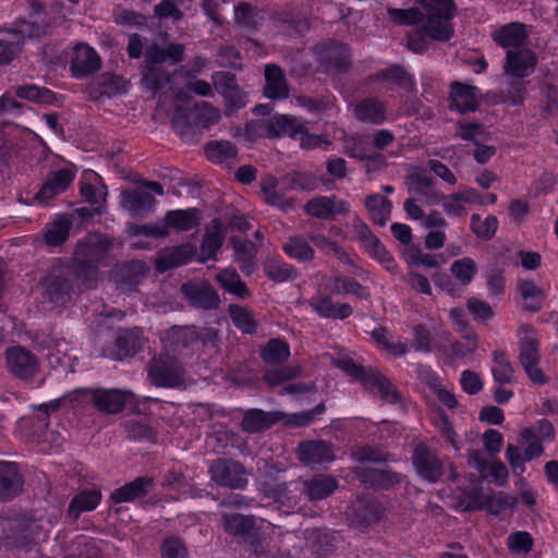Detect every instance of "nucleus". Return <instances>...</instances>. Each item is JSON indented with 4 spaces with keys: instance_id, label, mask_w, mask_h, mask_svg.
I'll return each mask as SVG.
<instances>
[{
    "instance_id": "60",
    "label": "nucleus",
    "mask_w": 558,
    "mask_h": 558,
    "mask_svg": "<svg viewBox=\"0 0 558 558\" xmlns=\"http://www.w3.org/2000/svg\"><path fill=\"white\" fill-rule=\"evenodd\" d=\"M15 94L19 98L26 99L36 104H52L56 95L47 87L37 85H22L16 87Z\"/></svg>"
},
{
    "instance_id": "56",
    "label": "nucleus",
    "mask_w": 558,
    "mask_h": 558,
    "mask_svg": "<svg viewBox=\"0 0 558 558\" xmlns=\"http://www.w3.org/2000/svg\"><path fill=\"white\" fill-rule=\"evenodd\" d=\"M344 153L351 158L364 160L372 150L368 135H350L343 140Z\"/></svg>"
},
{
    "instance_id": "25",
    "label": "nucleus",
    "mask_w": 558,
    "mask_h": 558,
    "mask_svg": "<svg viewBox=\"0 0 558 558\" xmlns=\"http://www.w3.org/2000/svg\"><path fill=\"white\" fill-rule=\"evenodd\" d=\"M7 527L9 530L7 537L14 546L21 548L27 547L36 539L38 534V524L34 520L25 517L8 520Z\"/></svg>"
},
{
    "instance_id": "23",
    "label": "nucleus",
    "mask_w": 558,
    "mask_h": 558,
    "mask_svg": "<svg viewBox=\"0 0 558 558\" xmlns=\"http://www.w3.org/2000/svg\"><path fill=\"white\" fill-rule=\"evenodd\" d=\"M303 496L310 501L328 498L337 488L338 481L326 474H316L311 478L300 480Z\"/></svg>"
},
{
    "instance_id": "64",
    "label": "nucleus",
    "mask_w": 558,
    "mask_h": 558,
    "mask_svg": "<svg viewBox=\"0 0 558 558\" xmlns=\"http://www.w3.org/2000/svg\"><path fill=\"white\" fill-rule=\"evenodd\" d=\"M331 206L330 196H315L304 205V210L312 217L325 220L331 218Z\"/></svg>"
},
{
    "instance_id": "20",
    "label": "nucleus",
    "mask_w": 558,
    "mask_h": 558,
    "mask_svg": "<svg viewBox=\"0 0 558 558\" xmlns=\"http://www.w3.org/2000/svg\"><path fill=\"white\" fill-rule=\"evenodd\" d=\"M144 344V337L142 330L123 329L120 330L114 342V350L108 353L113 360H122L124 357L134 356L140 352Z\"/></svg>"
},
{
    "instance_id": "15",
    "label": "nucleus",
    "mask_w": 558,
    "mask_h": 558,
    "mask_svg": "<svg viewBox=\"0 0 558 558\" xmlns=\"http://www.w3.org/2000/svg\"><path fill=\"white\" fill-rule=\"evenodd\" d=\"M101 68V59L97 51L86 44H78L74 48L70 70L77 78L87 77Z\"/></svg>"
},
{
    "instance_id": "43",
    "label": "nucleus",
    "mask_w": 558,
    "mask_h": 558,
    "mask_svg": "<svg viewBox=\"0 0 558 558\" xmlns=\"http://www.w3.org/2000/svg\"><path fill=\"white\" fill-rule=\"evenodd\" d=\"M278 181L272 175H266L260 181V191L264 201L270 205L288 211L293 208V201L284 198L283 194L277 190Z\"/></svg>"
},
{
    "instance_id": "48",
    "label": "nucleus",
    "mask_w": 558,
    "mask_h": 558,
    "mask_svg": "<svg viewBox=\"0 0 558 558\" xmlns=\"http://www.w3.org/2000/svg\"><path fill=\"white\" fill-rule=\"evenodd\" d=\"M282 250L289 257L299 262H311L315 257L314 248L299 235L289 236L283 243Z\"/></svg>"
},
{
    "instance_id": "42",
    "label": "nucleus",
    "mask_w": 558,
    "mask_h": 558,
    "mask_svg": "<svg viewBox=\"0 0 558 558\" xmlns=\"http://www.w3.org/2000/svg\"><path fill=\"white\" fill-rule=\"evenodd\" d=\"M199 215L196 208L169 210L163 217L167 228L177 231H189L199 225Z\"/></svg>"
},
{
    "instance_id": "52",
    "label": "nucleus",
    "mask_w": 558,
    "mask_h": 558,
    "mask_svg": "<svg viewBox=\"0 0 558 558\" xmlns=\"http://www.w3.org/2000/svg\"><path fill=\"white\" fill-rule=\"evenodd\" d=\"M493 367L492 374L496 383L511 384L514 378V368L508 360L506 353L500 350L493 352Z\"/></svg>"
},
{
    "instance_id": "10",
    "label": "nucleus",
    "mask_w": 558,
    "mask_h": 558,
    "mask_svg": "<svg viewBox=\"0 0 558 558\" xmlns=\"http://www.w3.org/2000/svg\"><path fill=\"white\" fill-rule=\"evenodd\" d=\"M412 463L416 474L428 483H437L444 475V462L437 451L424 442H418L412 452Z\"/></svg>"
},
{
    "instance_id": "12",
    "label": "nucleus",
    "mask_w": 558,
    "mask_h": 558,
    "mask_svg": "<svg viewBox=\"0 0 558 558\" xmlns=\"http://www.w3.org/2000/svg\"><path fill=\"white\" fill-rule=\"evenodd\" d=\"M264 495L277 504L282 512L291 513L301 509L300 501L303 493L300 481L265 486Z\"/></svg>"
},
{
    "instance_id": "54",
    "label": "nucleus",
    "mask_w": 558,
    "mask_h": 558,
    "mask_svg": "<svg viewBox=\"0 0 558 558\" xmlns=\"http://www.w3.org/2000/svg\"><path fill=\"white\" fill-rule=\"evenodd\" d=\"M487 500L488 488L484 489L476 485H470L462 492L460 507H462L464 511L481 510L484 509Z\"/></svg>"
},
{
    "instance_id": "41",
    "label": "nucleus",
    "mask_w": 558,
    "mask_h": 558,
    "mask_svg": "<svg viewBox=\"0 0 558 558\" xmlns=\"http://www.w3.org/2000/svg\"><path fill=\"white\" fill-rule=\"evenodd\" d=\"M172 80L169 71L162 68V63H151L144 60L143 83L151 92H159L166 88Z\"/></svg>"
},
{
    "instance_id": "59",
    "label": "nucleus",
    "mask_w": 558,
    "mask_h": 558,
    "mask_svg": "<svg viewBox=\"0 0 558 558\" xmlns=\"http://www.w3.org/2000/svg\"><path fill=\"white\" fill-rule=\"evenodd\" d=\"M371 78L373 81H387L405 89H411L414 84L410 74L399 65H393L391 68L381 70L371 76Z\"/></svg>"
},
{
    "instance_id": "2",
    "label": "nucleus",
    "mask_w": 558,
    "mask_h": 558,
    "mask_svg": "<svg viewBox=\"0 0 558 558\" xmlns=\"http://www.w3.org/2000/svg\"><path fill=\"white\" fill-rule=\"evenodd\" d=\"M111 247V241L97 233L88 234L77 243L73 263L76 275L88 288L96 280L99 266L108 265Z\"/></svg>"
},
{
    "instance_id": "58",
    "label": "nucleus",
    "mask_w": 558,
    "mask_h": 558,
    "mask_svg": "<svg viewBox=\"0 0 558 558\" xmlns=\"http://www.w3.org/2000/svg\"><path fill=\"white\" fill-rule=\"evenodd\" d=\"M247 550L256 558H275L271 541L267 534L258 529L245 541Z\"/></svg>"
},
{
    "instance_id": "63",
    "label": "nucleus",
    "mask_w": 558,
    "mask_h": 558,
    "mask_svg": "<svg viewBox=\"0 0 558 558\" xmlns=\"http://www.w3.org/2000/svg\"><path fill=\"white\" fill-rule=\"evenodd\" d=\"M497 228L498 220L495 216H488L484 220L477 214L471 216V229L480 239L490 240L495 235Z\"/></svg>"
},
{
    "instance_id": "36",
    "label": "nucleus",
    "mask_w": 558,
    "mask_h": 558,
    "mask_svg": "<svg viewBox=\"0 0 558 558\" xmlns=\"http://www.w3.org/2000/svg\"><path fill=\"white\" fill-rule=\"evenodd\" d=\"M184 50L182 44H170L167 48H162L159 44L154 43L146 48L144 58L146 62L163 63L168 61L171 64H177L184 60Z\"/></svg>"
},
{
    "instance_id": "27",
    "label": "nucleus",
    "mask_w": 558,
    "mask_h": 558,
    "mask_svg": "<svg viewBox=\"0 0 558 558\" xmlns=\"http://www.w3.org/2000/svg\"><path fill=\"white\" fill-rule=\"evenodd\" d=\"M264 94L267 98L274 100H282L289 97V86L284 71L275 63L265 66Z\"/></svg>"
},
{
    "instance_id": "6",
    "label": "nucleus",
    "mask_w": 558,
    "mask_h": 558,
    "mask_svg": "<svg viewBox=\"0 0 558 558\" xmlns=\"http://www.w3.org/2000/svg\"><path fill=\"white\" fill-rule=\"evenodd\" d=\"M4 360L7 371L13 377L23 381H32L40 371V362L37 355L20 344L5 348Z\"/></svg>"
},
{
    "instance_id": "19",
    "label": "nucleus",
    "mask_w": 558,
    "mask_h": 558,
    "mask_svg": "<svg viewBox=\"0 0 558 558\" xmlns=\"http://www.w3.org/2000/svg\"><path fill=\"white\" fill-rule=\"evenodd\" d=\"M24 478L19 465L11 461H0V500L8 501L19 496Z\"/></svg>"
},
{
    "instance_id": "53",
    "label": "nucleus",
    "mask_w": 558,
    "mask_h": 558,
    "mask_svg": "<svg viewBox=\"0 0 558 558\" xmlns=\"http://www.w3.org/2000/svg\"><path fill=\"white\" fill-rule=\"evenodd\" d=\"M520 293L524 300L522 304L524 311L538 312L542 308L545 294L533 281H522L520 283Z\"/></svg>"
},
{
    "instance_id": "38",
    "label": "nucleus",
    "mask_w": 558,
    "mask_h": 558,
    "mask_svg": "<svg viewBox=\"0 0 558 558\" xmlns=\"http://www.w3.org/2000/svg\"><path fill=\"white\" fill-rule=\"evenodd\" d=\"M172 129L181 136L183 141L196 143L203 132L201 128L192 120L186 109L178 107L171 120Z\"/></svg>"
},
{
    "instance_id": "11",
    "label": "nucleus",
    "mask_w": 558,
    "mask_h": 558,
    "mask_svg": "<svg viewBox=\"0 0 558 558\" xmlns=\"http://www.w3.org/2000/svg\"><path fill=\"white\" fill-rule=\"evenodd\" d=\"M163 349L168 353L189 354L197 345L195 326H172L160 335Z\"/></svg>"
},
{
    "instance_id": "30",
    "label": "nucleus",
    "mask_w": 558,
    "mask_h": 558,
    "mask_svg": "<svg viewBox=\"0 0 558 558\" xmlns=\"http://www.w3.org/2000/svg\"><path fill=\"white\" fill-rule=\"evenodd\" d=\"M23 52V32L0 29V66L11 64Z\"/></svg>"
},
{
    "instance_id": "35",
    "label": "nucleus",
    "mask_w": 558,
    "mask_h": 558,
    "mask_svg": "<svg viewBox=\"0 0 558 558\" xmlns=\"http://www.w3.org/2000/svg\"><path fill=\"white\" fill-rule=\"evenodd\" d=\"M353 111L361 122L381 124L386 120V106L376 97L362 99L354 106Z\"/></svg>"
},
{
    "instance_id": "17",
    "label": "nucleus",
    "mask_w": 558,
    "mask_h": 558,
    "mask_svg": "<svg viewBox=\"0 0 558 558\" xmlns=\"http://www.w3.org/2000/svg\"><path fill=\"white\" fill-rule=\"evenodd\" d=\"M74 178L75 173L66 168L49 172L40 190L35 194V199L41 204H47L50 199L63 193Z\"/></svg>"
},
{
    "instance_id": "3",
    "label": "nucleus",
    "mask_w": 558,
    "mask_h": 558,
    "mask_svg": "<svg viewBox=\"0 0 558 558\" xmlns=\"http://www.w3.org/2000/svg\"><path fill=\"white\" fill-rule=\"evenodd\" d=\"M73 272L70 267L54 265L40 280L41 295L45 301L62 306L72 300L74 292Z\"/></svg>"
},
{
    "instance_id": "29",
    "label": "nucleus",
    "mask_w": 558,
    "mask_h": 558,
    "mask_svg": "<svg viewBox=\"0 0 558 558\" xmlns=\"http://www.w3.org/2000/svg\"><path fill=\"white\" fill-rule=\"evenodd\" d=\"M283 416L281 412H265L259 409H250L245 411L241 427L244 432L256 434L270 428Z\"/></svg>"
},
{
    "instance_id": "37",
    "label": "nucleus",
    "mask_w": 558,
    "mask_h": 558,
    "mask_svg": "<svg viewBox=\"0 0 558 558\" xmlns=\"http://www.w3.org/2000/svg\"><path fill=\"white\" fill-rule=\"evenodd\" d=\"M363 385L367 388L376 389L380 393L381 399L389 403L400 401V393L396 386L376 368L368 367Z\"/></svg>"
},
{
    "instance_id": "50",
    "label": "nucleus",
    "mask_w": 558,
    "mask_h": 558,
    "mask_svg": "<svg viewBox=\"0 0 558 558\" xmlns=\"http://www.w3.org/2000/svg\"><path fill=\"white\" fill-rule=\"evenodd\" d=\"M186 111L202 131L217 123L220 119L219 110L207 101L196 102L193 108L186 109Z\"/></svg>"
},
{
    "instance_id": "18",
    "label": "nucleus",
    "mask_w": 558,
    "mask_h": 558,
    "mask_svg": "<svg viewBox=\"0 0 558 558\" xmlns=\"http://www.w3.org/2000/svg\"><path fill=\"white\" fill-rule=\"evenodd\" d=\"M536 64L537 57L532 50H508L504 69L512 78H523L534 72Z\"/></svg>"
},
{
    "instance_id": "21",
    "label": "nucleus",
    "mask_w": 558,
    "mask_h": 558,
    "mask_svg": "<svg viewBox=\"0 0 558 558\" xmlns=\"http://www.w3.org/2000/svg\"><path fill=\"white\" fill-rule=\"evenodd\" d=\"M299 459L312 468L335 460L332 446L324 440H310L299 445Z\"/></svg>"
},
{
    "instance_id": "26",
    "label": "nucleus",
    "mask_w": 558,
    "mask_h": 558,
    "mask_svg": "<svg viewBox=\"0 0 558 558\" xmlns=\"http://www.w3.org/2000/svg\"><path fill=\"white\" fill-rule=\"evenodd\" d=\"M154 487V478L151 476H140L134 481L114 489L111 493V500L121 502H131L138 498L147 496Z\"/></svg>"
},
{
    "instance_id": "40",
    "label": "nucleus",
    "mask_w": 558,
    "mask_h": 558,
    "mask_svg": "<svg viewBox=\"0 0 558 558\" xmlns=\"http://www.w3.org/2000/svg\"><path fill=\"white\" fill-rule=\"evenodd\" d=\"M263 270L276 283L293 281L298 277L295 267L278 257H268L263 263Z\"/></svg>"
},
{
    "instance_id": "1",
    "label": "nucleus",
    "mask_w": 558,
    "mask_h": 558,
    "mask_svg": "<svg viewBox=\"0 0 558 558\" xmlns=\"http://www.w3.org/2000/svg\"><path fill=\"white\" fill-rule=\"evenodd\" d=\"M422 9H388L390 20L398 25H412L424 22L426 34L435 39L447 41L453 28L451 20L456 14L453 0H418Z\"/></svg>"
},
{
    "instance_id": "45",
    "label": "nucleus",
    "mask_w": 558,
    "mask_h": 558,
    "mask_svg": "<svg viewBox=\"0 0 558 558\" xmlns=\"http://www.w3.org/2000/svg\"><path fill=\"white\" fill-rule=\"evenodd\" d=\"M71 228L72 219L70 216H58L46 226V243L50 246H57L62 244L69 238Z\"/></svg>"
},
{
    "instance_id": "8",
    "label": "nucleus",
    "mask_w": 558,
    "mask_h": 558,
    "mask_svg": "<svg viewBox=\"0 0 558 558\" xmlns=\"http://www.w3.org/2000/svg\"><path fill=\"white\" fill-rule=\"evenodd\" d=\"M524 336L519 341V361L529 378L538 385L547 381L543 371L538 367L541 361L539 342L534 330L530 327H522Z\"/></svg>"
},
{
    "instance_id": "4",
    "label": "nucleus",
    "mask_w": 558,
    "mask_h": 558,
    "mask_svg": "<svg viewBox=\"0 0 558 558\" xmlns=\"http://www.w3.org/2000/svg\"><path fill=\"white\" fill-rule=\"evenodd\" d=\"M148 376L157 387L174 388L183 384L184 369L178 357L167 352L149 362Z\"/></svg>"
},
{
    "instance_id": "7",
    "label": "nucleus",
    "mask_w": 558,
    "mask_h": 558,
    "mask_svg": "<svg viewBox=\"0 0 558 558\" xmlns=\"http://www.w3.org/2000/svg\"><path fill=\"white\" fill-rule=\"evenodd\" d=\"M76 399L87 400L101 413L118 414L123 411L128 392L120 389L78 388L73 392Z\"/></svg>"
},
{
    "instance_id": "46",
    "label": "nucleus",
    "mask_w": 558,
    "mask_h": 558,
    "mask_svg": "<svg viewBox=\"0 0 558 558\" xmlns=\"http://www.w3.org/2000/svg\"><path fill=\"white\" fill-rule=\"evenodd\" d=\"M196 254V246L185 243L167 251L161 259L160 267L162 270L175 268L189 263Z\"/></svg>"
},
{
    "instance_id": "31",
    "label": "nucleus",
    "mask_w": 558,
    "mask_h": 558,
    "mask_svg": "<svg viewBox=\"0 0 558 558\" xmlns=\"http://www.w3.org/2000/svg\"><path fill=\"white\" fill-rule=\"evenodd\" d=\"M145 274L146 266L143 262L131 260L116 267L113 279L119 288L132 290L141 282Z\"/></svg>"
},
{
    "instance_id": "62",
    "label": "nucleus",
    "mask_w": 558,
    "mask_h": 558,
    "mask_svg": "<svg viewBox=\"0 0 558 558\" xmlns=\"http://www.w3.org/2000/svg\"><path fill=\"white\" fill-rule=\"evenodd\" d=\"M283 180L290 191L311 192L318 185L316 177L308 172H292L287 174Z\"/></svg>"
},
{
    "instance_id": "13",
    "label": "nucleus",
    "mask_w": 558,
    "mask_h": 558,
    "mask_svg": "<svg viewBox=\"0 0 558 558\" xmlns=\"http://www.w3.org/2000/svg\"><path fill=\"white\" fill-rule=\"evenodd\" d=\"M181 293L189 304L196 308L216 310L220 304L217 291L206 281L185 282L181 286Z\"/></svg>"
},
{
    "instance_id": "39",
    "label": "nucleus",
    "mask_w": 558,
    "mask_h": 558,
    "mask_svg": "<svg viewBox=\"0 0 558 558\" xmlns=\"http://www.w3.org/2000/svg\"><path fill=\"white\" fill-rule=\"evenodd\" d=\"M101 500V493L97 489H85L76 494L70 501L68 517L76 521L83 512L93 511Z\"/></svg>"
},
{
    "instance_id": "61",
    "label": "nucleus",
    "mask_w": 558,
    "mask_h": 558,
    "mask_svg": "<svg viewBox=\"0 0 558 558\" xmlns=\"http://www.w3.org/2000/svg\"><path fill=\"white\" fill-rule=\"evenodd\" d=\"M234 19L239 25L247 29H257L263 21L259 11L246 2L235 7Z\"/></svg>"
},
{
    "instance_id": "16",
    "label": "nucleus",
    "mask_w": 558,
    "mask_h": 558,
    "mask_svg": "<svg viewBox=\"0 0 558 558\" xmlns=\"http://www.w3.org/2000/svg\"><path fill=\"white\" fill-rule=\"evenodd\" d=\"M318 59L327 73H343L350 68V52L347 45L328 43L322 46Z\"/></svg>"
},
{
    "instance_id": "24",
    "label": "nucleus",
    "mask_w": 558,
    "mask_h": 558,
    "mask_svg": "<svg viewBox=\"0 0 558 558\" xmlns=\"http://www.w3.org/2000/svg\"><path fill=\"white\" fill-rule=\"evenodd\" d=\"M357 478L365 485L375 489H390L399 484L403 476L388 469L360 468L356 470Z\"/></svg>"
},
{
    "instance_id": "28",
    "label": "nucleus",
    "mask_w": 558,
    "mask_h": 558,
    "mask_svg": "<svg viewBox=\"0 0 558 558\" xmlns=\"http://www.w3.org/2000/svg\"><path fill=\"white\" fill-rule=\"evenodd\" d=\"M450 98L452 107L461 113L473 112L477 110L480 105L478 89L475 86L460 82L451 84Z\"/></svg>"
},
{
    "instance_id": "55",
    "label": "nucleus",
    "mask_w": 558,
    "mask_h": 558,
    "mask_svg": "<svg viewBox=\"0 0 558 558\" xmlns=\"http://www.w3.org/2000/svg\"><path fill=\"white\" fill-rule=\"evenodd\" d=\"M206 157L216 163H222L229 159L235 158L238 154L236 146L229 141H214L206 145Z\"/></svg>"
},
{
    "instance_id": "49",
    "label": "nucleus",
    "mask_w": 558,
    "mask_h": 558,
    "mask_svg": "<svg viewBox=\"0 0 558 558\" xmlns=\"http://www.w3.org/2000/svg\"><path fill=\"white\" fill-rule=\"evenodd\" d=\"M365 207L374 223L384 227L390 218L392 204L388 198L376 194L366 197Z\"/></svg>"
},
{
    "instance_id": "57",
    "label": "nucleus",
    "mask_w": 558,
    "mask_h": 558,
    "mask_svg": "<svg viewBox=\"0 0 558 558\" xmlns=\"http://www.w3.org/2000/svg\"><path fill=\"white\" fill-rule=\"evenodd\" d=\"M228 313L236 328L250 335L256 332L257 323L255 322L254 315L251 311L240 305L231 304L229 305Z\"/></svg>"
},
{
    "instance_id": "9",
    "label": "nucleus",
    "mask_w": 558,
    "mask_h": 558,
    "mask_svg": "<svg viewBox=\"0 0 558 558\" xmlns=\"http://www.w3.org/2000/svg\"><path fill=\"white\" fill-rule=\"evenodd\" d=\"M210 478L221 487L243 489L247 485V471L233 459L218 458L209 466Z\"/></svg>"
},
{
    "instance_id": "22",
    "label": "nucleus",
    "mask_w": 558,
    "mask_h": 558,
    "mask_svg": "<svg viewBox=\"0 0 558 558\" xmlns=\"http://www.w3.org/2000/svg\"><path fill=\"white\" fill-rule=\"evenodd\" d=\"M493 39L508 50H523L527 45L529 36L525 25L519 22L509 23L493 33Z\"/></svg>"
},
{
    "instance_id": "14",
    "label": "nucleus",
    "mask_w": 558,
    "mask_h": 558,
    "mask_svg": "<svg viewBox=\"0 0 558 558\" xmlns=\"http://www.w3.org/2000/svg\"><path fill=\"white\" fill-rule=\"evenodd\" d=\"M267 137H281L290 136L295 138L300 136L302 145L304 146L305 137L311 140L306 128L294 117L287 114H277L270 121L263 122L260 125Z\"/></svg>"
},
{
    "instance_id": "32",
    "label": "nucleus",
    "mask_w": 558,
    "mask_h": 558,
    "mask_svg": "<svg viewBox=\"0 0 558 558\" xmlns=\"http://www.w3.org/2000/svg\"><path fill=\"white\" fill-rule=\"evenodd\" d=\"M221 526L223 531L235 537H241L244 542L256 531L255 517L241 513H225L221 515Z\"/></svg>"
},
{
    "instance_id": "51",
    "label": "nucleus",
    "mask_w": 558,
    "mask_h": 558,
    "mask_svg": "<svg viewBox=\"0 0 558 558\" xmlns=\"http://www.w3.org/2000/svg\"><path fill=\"white\" fill-rule=\"evenodd\" d=\"M216 279L226 291L236 295L240 299H245L250 295L248 288L246 287L245 282L241 280L240 275L233 268L223 269L217 275Z\"/></svg>"
},
{
    "instance_id": "47",
    "label": "nucleus",
    "mask_w": 558,
    "mask_h": 558,
    "mask_svg": "<svg viewBox=\"0 0 558 558\" xmlns=\"http://www.w3.org/2000/svg\"><path fill=\"white\" fill-rule=\"evenodd\" d=\"M353 512L361 523L371 524L381 518L383 508L380 504L373 498H359L353 504Z\"/></svg>"
},
{
    "instance_id": "5",
    "label": "nucleus",
    "mask_w": 558,
    "mask_h": 558,
    "mask_svg": "<svg viewBox=\"0 0 558 558\" xmlns=\"http://www.w3.org/2000/svg\"><path fill=\"white\" fill-rule=\"evenodd\" d=\"M150 192L160 196L165 194L162 185L155 181H143L134 189L122 191V207L132 216H146L156 204Z\"/></svg>"
},
{
    "instance_id": "44",
    "label": "nucleus",
    "mask_w": 558,
    "mask_h": 558,
    "mask_svg": "<svg viewBox=\"0 0 558 558\" xmlns=\"http://www.w3.org/2000/svg\"><path fill=\"white\" fill-rule=\"evenodd\" d=\"M290 357L289 344L279 338L269 339L260 350V359L268 365H281Z\"/></svg>"
},
{
    "instance_id": "34",
    "label": "nucleus",
    "mask_w": 558,
    "mask_h": 558,
    "mask_svg": "<svg viewBox=\"0 0 558 558\" xmlns=\"http://www.w3.org/2000/svg\"><path fill=\"white\" fill-rule=\"evenodd\" d=\"M225 231L222 223L219 219H214L210 225L206 228L201 245V257L202 263L207 259H215L218 251L221 248L225 241Z\"/></svg>"
},
{
    "instance_id": "33",
    "label": "nucleus",
    "mask_w": 558,
    "mask_h": 558,
    "mask_svg": "<svg viewBox=\"0 0 558 558\" xmlns=\"http://www.w3.org/2000/svg\"><path fill=\"white\" fill-rule=\"evenodd\" d=\"M310 306L324 318L344 319L353 310L348 303H332L329 295L320 294L310 300Z\"/></svg>"
}]
</instances>
